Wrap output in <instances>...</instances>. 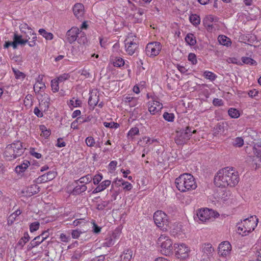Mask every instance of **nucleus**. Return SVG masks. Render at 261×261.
I'll use <instances>...</instances> for the list:
<instances>
[{"mask_svg": "<svg viewBox=\"0 0 261 261\" xmlns=\"http://www.w3.org/2000/svg\"><path fill=\"white\" fill-rule=\"evenodd\" d=\"M240 180L238 171L233 167H227L218 171L215 176L214 182L218 187H233Z\"/></svg>", "mask_w": 261, "mask_h": 261, "instance_id": "f257e3e1", "label": "nucleus"}, {"mask_svg": "<svg viewBox=\"0 0 261 261\" xmlns=\"http://www.w3.org/2000/svg\"><path fill=\"white\" fill-rule=\"evenodd\" d=\"M175 184L177 189L181 192L193 190L197 188L193 176L190 173H184L176 178Z\"/></svg>", "mask_w": 261, "mask_h": 261, "instance_id": "f03ea898", "label": "nucleus"}, {"mask_svg": "<svg viewBox=\"0 0 261 261\" xmlns=\"http://www.w3.org/2000/svg\"><path fill=\"white\" fill-rule=\"evenodd\" d=\"M24 150L22 143L20 141H16L7 146L4 151V155L7 160L11 161L21 156Z\"/></svg>", "mask_w": 261, "mask_h": 261, "instance_id": "7ed1b4c3", "label": "nucleus"}, {"mask_svg": "<svg viewBox=\"0 0 261 261\" xmlns=\"http://www.w3.org/2000/svg\"><path fill=\"white\" fill-rule=\"evenodd\" d=\"M219 216L218 213L207 208L199 209L197 211L196 216H194L195 220L201 222H206L214 219Z\"/></svg>", "mask_w": 261, "mask_h": 261, "instance_id": "20e7f679", "label": "nucleus"}, {"mask_svg": "<svg viewBox=\"0 0 261 261\" xmlns=\"http://www.w3.org/2000/svg\"><path fill=\"white\" fill-rule=\"evenodd\" d=\"M158 243L161 244V253L166 256L172 254V242L169 237L161 235L158 240Z\"/></svg>", "mask_w": 261, "mask_h": 261, "instance_id": "39448f33", "label": "nucleus"}, {"mask_svg": "<svg viewBox=\"0 0 261 261\" xmlns=\"http://www.w3.org/2000/svg\"><path fill=\"white\" fill-rule=\"evenodd\" d=\"M192 127L187 126L185 128L177 130L175 137V142L178 145H182L186 143L192 136Z\"/></svg>", "mask_w": 261, "mask_h": 261, "instance_id": "423d86ee", "label": "nucleus"}, {"mask_svg": "<svg viewBox=\"0 0 261 261\" xmlns=\"http://www.w3.org/2000/svg\"><path fill=\"white\" fill-rule=\"evenodd\" d=\"M153 220L158 227L163 228L168 225L167 215L162 211H157L153 215Z\"/></svg>", "mask_w": 261, "mask_h": 261, "instance_id": "0eeeda50", "label": "nucleus"}, {"mask_svg": "<svg viewBox=\"0 0 261 261\" xmlns=\"http://www.w3.org/2000/svg\"><path fill=\"white\" fill-rule=\"evenodd\" d=\"M175 256L181 259H185L189 257L190 250L185 244H174Z\"/></svg>", "mask_w": 261, "mask_h": 261, "instance_id": "6e6552de", "label": "nucleus"}, {"mask_svg": "<svg viewBox=\"0 0 261 261\" xmlns=\"http://www.w3.org/2000/svg\"><path fill=\"white\" fill-rule=\"evenodd\" d=\"M161 48L162 46L160 42H150L146 45L145 48L146 54L150 57H155L159 54Z\"/></svg>", "mask_w": 261, "mask_h": 261, "instance_id": "1a4fd4ad", "label": "nucleus"}, {"mask_svg": "<svg viewBox=\"0 0 261 261\" xmlns=\"http://www.w3.org/2000/svg\"><path fill=\"white\" fill-rule=\"evenodd\" d=\"M258 220L256 216H251L250 217L244 219L243 224L245 226V230H248V233H250L254 230L257 226Z\"/></svg>", "mask_w": 261, "mask_h": 261, "instance_id": "9d476101", "label": "nucleus"}, {"mask_svg": "<svg viewBox=\"0 0 261 261\" xmlns=\"http://www.w3.org/2000/svg\"><path fill=\"white\" fill-rule=\"evenodd\" d=\"M124 43L126 52L128 55H133L138 48V43L134 41V39L132 40L130 37L126 39Z\"/></svg>", "mask_w": 261, "mask_h": 261, "instance_id": "9b49d317", "label": "nucleus"}, {"mask_svg": "<svg viewBox=\"0 0 261 261\" xmlns=\"http://www.w3.org/2000/svg\"><path fill=\"white\" fill-rule=\"evenodd\" d=\"M80 30L77 27H72L66 33V39L67 41L72 44L75 42L78 37V34H80Z\"/></svg>", "mask_w": 261, "mask_h": 261, "instance_id": "f8f14e48", "label": "nucleus"}, {"mask_svg": "<svg viewBox=\"0 0 261 261\" xmlns=\"http://www.w3.org/2000/svg\"><path fill=\"white\" fill-rule=\"evenodd\" d=\"M231 249V245L228 241H224L219 244L218 246V253L223 256L228 255Z\"/></svg>", "mask_w": 261, "mask_h": 261, "instance_id": "ddd939ff", "label": "nucleus"}, {"mask_svg": "<svg viewBox=\"0 0 261 261\" xmlns=\"http://www.w3.org/2000/svg\"><path fill=\"white\" fill-rule=\"evenodd\" d=\"M40 191V187L36 184L32 185L22 191V193L26 197H31Z\"/></svg>", "mask_w": 261, "mask_h": 261, "instance_id": "4468645a", "label": "nucleus"}, {"mask_svg": "<svg viewBox=\"0 0 261 261\" xmlns=\"http://www.w3.org/2000/svg\"><path fill=\"white\" fill-rule=\"evenodd\" d=\"M84 5L81 3H77L73 7V12L75 16L79 19L82 18L84 15Z\"/></svg>", "mask_w": 261, "mask_h": 261, "instance_id": "2eb2a0df", "label": "nucleus"}, {"mask_svg": "<svg viewBox=\"0 0 261 261\" xmlns=\"http://www.w3.org/2000/svg\"><path fill=\"white\" fill-rule=\"evenodd\" d=\"M162 108V104L159 101H154L152 102H148V111L152 115L155 114Z\"/></svg>", "mask_w": 261, "mask_h": 261, "instance_id": "dca6fc26", "label": "nucleus"}, {"mask_svg": "<svg viewBox=\"0 0 261 261\" xmlns=\"http://www.w3.org/2000/svg\"><path fill=\"white\" fill-rule=\"evenodd\" d=\"M120 234V232L119 230H115V231L113 233L112 237H110L105 239V242L102 243L103 247H109L114 244V238H116L117 235Z\"/></svg>", "mask_w": 261, "mask_h": 261, "instance_id": "f3484780", "label": "nucleus"}, {"mask_svg": "<svg viewBox=\"0 0 261 261\" xmlns=\"http://www.w3.org/2000/svg\"><path fill=\"white\" fill-rule=\"evenodd\" d=\"M76 185V186L71 192V194L73 195H80L83 192L86 191L87 189V187L85 185H80L79 184Z\"/></svg>", "mask_w": 261, "mask_h": 261, "instance_id": "a211bd4d", "label": "nucleus"}, {"mask_svg": "<svg viewBox=\"0 0 261 261\" xmlns=\"http://www.w3.org/2000/svg\"><path fill=\"white\" fill-rule=\"evenodd\" d=\"M133 251L131 249L125 250L123 254L120 255L121 261H130L132 258Z\"/></svg>", "mask_w": 261, "mask_h": 261, "instance_id": "6ab92c4d", "label": "nucleus"}, {"mask_svg": "<svg viewBox=\"0 0 261 261\" xmlns=\"http://www.w3.org/2000/svg\"><path fill=\"white\" fill-rule=\"evenodd\" d=\"M202 251L207 256H212L214 252V248L210 243L204 244L202 246Z\"/></svg>", "mask_w": 261, "mask_h": 261, "instance_id": "aec40b11", "label": "nucleus"}, {"mask_svg": "<svg viewBox=\"0 0 261 261\" xmlns=\"http://www.w3.org/2000/svg\"><path fill=\"white\" fill-rule=\"evenodd\" d=\"M218 40L220 44L226 46H230L231 43L230 39L224 35H219Z\"/></svg>", "mask_w": 261, "mask_h": 261, "instance_id": "412c9836", "label": "nucleus"}, {"mask_svg": "<svg viewBox=\"0 0 261 261\" xmlns=\"http://www.w3.org/2000/svg\"><path fill=\"white\" fill-rule=\"evenodd\" d=\"M30 164V163L28 161H25V162H24L22 164H20V165L17 166L15 167V170L16 172L18 174L22 173L28 167Z\"/></svg>", "mask_w": 261, "mask_h": 261, "instance_id": "4be33fe9", "label": "nucleus"}, {"mask_svg": "<svg viewBox=\"0 0 261 261\" xmlns=\"http://www.w3.org/2000/svg\"><path fill=\"white\" fill-rule=\"evenodd\" d=\"M92 177L91 175L88 174L85 176L82 177L78 180H75L74 182L76 184H78L79 182L80 184H83V185L87 184L91 182Z\"/></svg>", "mask_w": 261, "mask_h": 261, "instance_id": "5701e85b", "label": "nucleus"}, {"mask_svg": "<svg viewBox=\"0 0 261 261\" xmlns=\"http://www.w3.org/2000/svg\"><path fill=\"white\" fill-rule=\"evenodd\" d=\"M186 42L190 45L193 46L196 43V40L192 33L188 34L185 37Z\"/></svg>", "mask_w": 261, "mask_h": 261, "instance_id": "b1692460", "label": "nucleus"}, {"mask_svg": "<svg viewBox=\"0 0 261 261\" xmlns=\"http://www.w3.org/2000/svg\"><path fill=\"white\" fill-rule=\"evenodd\" d=\"M13 37L17 41V43L21 45H25L28 42V40L30 39V38L28 39H22V35H19L17 34H14Z\"/></svg>", "mask_w": 261, "mask_h": 261, "instance_id": "393cba45", "label": "nucleus"}, {"mask_svg": "<svg viewBox=\"0 0 261 261\" xmlns=\"http://www.w3.org/2000/svg\"><path fill=\"white\" fill-rule=\"evenodd\" d=\"M99 100V96L95 95H91L88 99V104L90 106L93 107V108L96 106Z\"/></svg>", "mask_w": 261, "mask_h": 261, "instance_id": "a878e982", "label": "nucleus"}, {"mask_svg": "<svg viewBox=\"0 0 261 261\" xmlns=\"http://www.w3.org/2000/svg\"><path fill=\"white\" fill-rule=\"evenodd\" d=\"M237 226L238 227V233L240 234H242L243 236H246L249 233H248V230H245V226L243 224V222L242 221L241 223H238Z\"/></svg>", "mask_w": 261, "mask_h": 261, "instance_id": "bb28decb", "label": "nucleus"}, {"mask_svg": "<svg viewBox=\"0 0 261 261\" xmlns=\"http://www.w3.org/2000/svg\"><path fill=\"white\" fill-rule=\"evenodd\" d=\"M189 20L195 26L198 25L200 22V17L195 14H191L189 17Z\"/></svg>", "mask_w": 261, "mask_h": 261, "instance_id": "cd10ccee", "label": "nucleus"}, {"mask_svg": "<svg viewBox=\"0 0 261 261\" xmlns=\"http://www.w3.org/2000/svg\"><path fill=\"white\" fill-rule=\"evenodd\" d=\"M30 237L28 232H25L23 237H22L18 242L17 245L23 247L25 244L30 240Z\"/></svg>", "mask_w": 261, "mask_h": 261, "instance_id": "c85d7f7f", "label": "nucleus"}, {"mask_svg": "<svg viewBox=\"0 0 261 261\" xmlns=\"http://www.w3.org/2000/svg\"><path fill=\"white\" fill-rule=\"evenodd\" d=\"M39 33L46 40H51L53 39L54 35L51 33L46 32L43 29H40L39 30Z\"/></svg>", "mask_w": 261, "mask_h": 261, "instance_id": "c756f323", "label": "nucleus"}, {"mask_svg": "<svg viewBox=\"0 0 261 261\" xmlns=\"http://www.w3.org/2000/svg\"><path fill=\"white\" fill-rule=\"evenodd\" d=\"M80 37L78 36L77 41V42L82 45H85L88 42V40L87 37L86 36V34L84 32L80 31Z\"/></svg>", "mask_w": 261, "mask_h": 261, "instance_id": "7c9ffc66", "label": "nucleus"}, {"mask_svg": "<svg viewBox=\"0 0 261 261\" xmlns=\"http://www.w3.org/2000/svg\"><path fill=\"white\" fill-rule=\"evenodd\" d=\"M229 116L232 118H238L240 116L239 111L233 108H230L228 111Z\"/></svg>", "mask_w": 261, "mask_h": 261, "instance_id": "2f4dec72", "label": "nucleus"}, {"mask_svg": "<svg viewBox=\"0 0 261 261\" xmlns=\"http://www.w3.org/2000/svg\"><path fill=\"white\" fill-rule=\"evenodd\" d=\"M241 59L243 63L244 64H246L249 65H257V62L254 60L250 57H242Z\"/></svg>", "mask_w": 261, "mask_h": 261, "instance_id": "473e14b6", "label": "nucleus"}, {"mask_svg": "<svg viewBox=\"0 0 261 261\" xmlns=\"http://www.w3.org/2000/svg\"><path fill=\"white\" fill-rule=\"evenodd\" d=\"M113 64L115 67H120L124 65V61L121 57H116L113 60Z\"/></svg>", "mask_w": 261, "mask_h": 261, "instance_id": "72a5a7b5", "label": "nucleus"}, {"mask_svg": "<svg viewBox=\"0 0 261 261\" xmlns=\"http://www.w3.org/2000/svg\"><path fill=\"white\" fill-rule=\"evenodd\" d=\"M203 76L207 79L211 80V81H214L217 75L214 73L213 72L209 71H205L203 73Z\"/></svg>", "mask_w": 261, "mask_h": 261, "instance_id": "f704fd0d", "label": "nucleus"}, {"mask_svg": "<svg viewBox=\"0 0 261 261\" xmlns=\"http://www.w3.org/2000/svg\"><path fill=\"white\" fill-rule=\"evenodd\" d=\"M232 144L236 147H241L244 145V140L242 137H237L234 140Z\"/></svg>", "mask_w": 261, "mask_h": 261, "instance_id": "c9c22d12", "label": "nucleus"}, {"mask_svg": "<svg viewBox=\"0 0 261 261\" xmlns=\"http://www.w3.org/2000/svg\"><path fill=\"white\" fill-rule=\"evenodd\" d=\"M164 119L168 122H173L174 120V115L173 113H169L168 112H165L163 114Z\"/></svg>", "mask_w": 261, "mask_h": 261, "instance_id": "e433bc0d", "label": "nucleus"}, {"mask_svg": "<svg viewBox=\"0 0 261 261\" xmlns=\"http://www.w3.org/2000/svg\"><path fill=\"white\" fill-rule=\"evenodd\" d=\"M51 87L53 92L54 93L57 92V91H58L59 89V82L55 79L51 80Z\"/></svg>", "mask_w": 261, "mask_h": 261, "instance_id": "4c0bfd02", "label": "nucleus"}, {"mask_svg": "<svg viewBox=\"0 0 261 261\" xmlns=\"http://www.w3.org/2000/svg\"><path fill=\"white\" fill-rule=\"evenodd\" d=\"M39 226L40 223L38 222H33L30 225V230L31 232H34L39 229Z\"/></svg>", "mask_w": 261, "mask_h": 261, "instance_id": "58836bf2", "label": "nucleus"}, {"mask_svg": "<svg viewBox=\"0 0 261 261\" xmlns=\"http://www.w3.org/2000/svg\"><path fill=\"white\" fill-rule=\"evenodd\" d=\"M85 142L87 145L89 147H93L96 143L94 139L91 136L86 138Z\"/></svg>", "mask_w": 261, "mask_h": 261, "instance_id": "ea45409f", "label": "nucleus"}, {"mask_svg": "<svg viewBox=\"0 0 261 261\" xmlns=\"http://www.w3.org/2000/svg\"><path fill=\"white\" fill-rule=\"evenodd\" d=\"M12 70L14 73L15 77L17 79H23L25 77V75L23 72L20 71L18 70L14 69V68H12Z\"/></svg>", "mask_w": 261, "mask_h": 261, "instance_id": "a19ab883", "label": "nucleus"}, {"mask_svg": "<svg viewBox=\"0 0 261 261\" xmlns=\"http://www.w3.org/2000/svg\"><path fill=\"white\" fill-rule=\"evenodd\" d=\"M103 125L105 127H109V128H117L119 126V124L118 123L114 122H105L103 123Z\"/></svg>", "mask_w": 261, "mask_h": 261, "instance_id": "79ce46f5", "label": "nucleus"}, {"mask_svg": "<svg viewBox=\"0 0 261 261\" xmlns=\"http://www.w3.org/2000/svg\"><path fill=\"white\" fill-rule=\"evenodd\" d=\"M139 133V131L138 128L135 127L132 128L129 130V131L127 135H128V136L133 138L134 137V136L138 134Z\"/></svg>", "mask_w": 261, "mask_h": 261, "instance_id": "37998d69", "label": "nucleus"}, {"mask_svg": "<svg viewBox=\"0 0 261 261\" xmlns=\"http://www.w3.org/2000/svg\"><path fill=\"white\" fill-rule=\"evenodd\" d=\"M70 77V75L69 73H63L62 74L60 75L58 77L57 81L60 82H63L67 80H68Z\"/></svg>", "mask_w": 261, "mask_h": 261, "instance_id": "c03bdc74", "label": "nucleus"}, {"mask_svg": "<svg viewBox=\"0 0 261 261\" xmlns=\"http://www.w3.org/2000/svg\"><path fill=\"white\" fill-rule=\"evenodd\" d=\"M34 88L35 91H36L37 90V91L39 92L40 90L42 89H44L45 88V85L44 83H38L37 84H35Z\"/></svg>", "mask_w": 261, "mask_h": 261, "instance_id": "a18cd8bd", "label": "nucleus"}, {"mask_svg": "<svg viewBox=\"0 0 261 261\" xmlns=\"http://www.w3.org/2000/svg\"><path fill=\"white\" fill-rule=\"evenodd\" d=\"M84 231H82L79 229L72 230L71 231V237L73 239H78L80 235Z\"/></svg>", "mask_w": 261, "mask_h": 261, "instance_id": "49530a36", "label": "nucleus"}, {"mask_svg": "<svg viewBox=\"0 0 261 261\" xmlns=\"http://www.w3.org/2000/svg\"><path fill=\"white\" fill-rule=\"evenodd\" d=\"M109 204V202L105 201H102L100 203H98L96 205V208L98 210L102 211L104 210Z\"/></svg>", "mask_w": 261, "mask_h": 261, "instance_id": "de8ad7c7", "label": "nucleus"}, {"mask_svg": "<svg viewBox=\"0 0 261 261\" xmlns=\"http://www.w3.org/2000/svg\"><path fill=\"white\" fill-rule=\"evenodd\" d=\"M111 184V181L110 180H105L102 181L100 184H99L100 187H101V189L103 191L107 187H108Z\"/></svg>", "mask_w": 261, "mask_h": 261, "instance_id": "09e8293b", "label": "nucleus"}, {"mask_svg": "<svg viewBox=\"0 0 261 261\" xmlns=\"http://www.w3.org/2000/svg\"><path fill=\"white\" fill-rule=\"evenodd\" d=\"M48 179L46 176V174H44L40 176H39L36 180V182L37 184L44 183L48 181Z\"/></svg>", "mask_w": 261, "mask_h": 261, "instance_id": "8fccbe9b", "label": "nucleus"}, {"mask_svg": "<svg viewBox=\"0 0 261 261\" xmlns=\"http://www.w3.org/2000/svg\"><path fill=\"white\" fill-rule=\"evenodd\" d=\"M188 60L191 62L192 64H196L197 61L195 54L194 53H190L188 56Z\"/></svg>", "mask_w": 261, "mask_h": 261, "instance_id": "3c124183", "label": "nucleus"}, {"mask_svg": "<svg viewBox=\"0 0 261 261\" xmlns=\"http://www.w3.org/2000/svg\"><path fill=\"white\" fill-rule=\"evenodd\" d=\"M227 62L229 63H233L238 65H242V63L238 60L236 58H229L227 60Z\"/></svg>", "mask_w": 261, "mask_h": 261, "instance_id": "603ef678", "label": "nucleus"}, {"mask_svg": "<svg viewBox=\"0 0 261 261\" xmlns=\"http://www.w3.org/2000/svg\"><path fill=\"white\" fill-rule=\"evenodd\" d=\"M46 174L48 181L51 180L53 179H54L57 174V172L54 171H49L47 172Z\"/></svg>", "mask_w": 261, "mask_h": 261, "instance_id": "864d4df0", "label": "nucleus"}, {"mask_svg": "<svg viewBox=\"0 0 261 261\" xmlns=\"http://www.w3.org/2000/svg\"><path fill=\"white\" fill-rule=\"evenodd\" d=\"M102 175L101 174H98L94 176V177L93 178V184L94 185H98L99 182L102 180Z\"/></svg>", "mask_w": 261, "mask_h": 261, "instance_id": "5fc2aeb1", "label": "nucleus"}, {"mask_svg": "<svg viewBox=\"0 0 261 261\" xmlns=\"http://www.w3.org/2000/svg\"><path fill=\"white\" fill-rule=\"evenodd\" d=\"M121 185L124 186L123 189L126 191H130L133 188L132 184L127 181H123Z\"/></svg>", "mask_w": 261, "mask_h": 261, "instance_id": "6e6d98bb", "label": "nucleus"}, {"mask_svg": "<svg viewBox=\"0 0 261 261\" xmlns=\"http://www.w3.org/2000/svg\"><path fill=\"white\" fill-rule=\"evenodd\" d=\"M134 100L136 101V99H135V98H134L133 97L127 96L125 97H124V102L125 103H129L130 106H132V107L135 106V105L134 103H131V102Z\"/></svg>", "mask_w": 261, "mask_h": 261, "instance_id": "4d7b16f0", "label": "nucleus"}, {"mask_svg": "<svg viewBox=\"0 0 261 261\" xmlns=\"http://www.w3.org/2000/svg\"><path fill=\"white\" fill-rule=\"evenodd\" d=\"M70 105L73 107H79L82 105V101L79 99H76L75 101L73 99L70 100Z\"/></svg>", "mask_w": 261, "mask_h": 261, "instance_id": "13d9d810", "label": "nucleus"}, {"mask_svg": "<svg viewBox=\"0 0 261 261\" xmlns=\"http://www.w3.org/2000/svg\"><path fill=\"white\" fill-rule=\"evenodd\" d=\"M30 153L32 156L35 157L36 158H37L38 159H40L42 156V155L41 153L36 152L35 151V149L34 148H31L30 149Z\"/></svg>", "mask_w": 261, "mask_h": 261, "instance_id": "bf43d9fd", "label": "nucleus"}, {"mask_svg": "<svg viewBox=\"0 0 261 261\" xmlns=\"http://www.w3.org/2000/svg\"><path fill=\"white\" fill-rule=\"evenodd\" d=\"M81 252L78 250H76L74 252V254L72 256L71 258L72 260H79L81 258Z\"/></svg>", "mask_w": 261, "mask_h": 261, "instance_id": "052dcab7", "label": "nucleus"}, {"mask_svg": "<svg viewBox=\"0 0 261 261\" xmlns=\"http://www.w3.org/2000/svg\"><path fill=\"white\" fill-rule=\"evenodd\" d=\"M60 239L61 241H62L63 242H65V243L68 242L69 241V240H70V236H67L64 233H61L60 234Z\"/></svg>", "mask_w": 261, "mask_h": 261, "instance_id": "680f3d73", "label": "nucleus"}, {"mask_svg": "<svg viewBox=\"0 0 261 261\" xmlns=\"http://www.w3.org/2000/svg\"><path fill=\"white\" fill-rule=\"evenodd\" d=\"M213 103L215 106H221L223 105L222 100L219 98H214Z\"/></svg>", "mask_w": 261, "mask_h": 261, "instance_id": "e2e57ef3", "label": "nucleus"}, {"mask_svg": "<svg viewBox=\"0 0 261 261\" xmlns=\"http://www.w3.org/2000/svg\"><path fill=\"white\" fill-rule=\"evenodd\" d=\"M31 241H32L33 242V243L34 244H36L35 245V246H38L39 245H40L41 243L43 242V241H42L41 238L40 237H39V236L36 237L33 240H32Z\"/></svg>", "mask_w": 261, "mask_h": 261, "instance_id": "0e129e2a", "label": "nucleus"}, {"mask_svg": "<svg viewBox=\"0 0 261 261\" xmlns=\"http://www.w3.org/2000/svg\"><path fill=\"white\" fill-rule=\"evenodd\" d=\"M34 113L39 118H41L43 116V113L37 107L34 108Z\"/></svg>", "mask_w": 261, "mask_h": 261, "instance_id": "69168bd1", "label": "nucleus"}, {"mask_svg": "<svg viewBox=\"0 0 261 261\" xmlns=\"http://www.w3.org/2000/svg\"><path fill=\"white\" fill-rule=\"evenodd\" d=\"M43 242L49 237L48 230L43 231L41 234L39 236Z\"/></svg>", "mask_w": 261, "mask_h": 261, "instance_id": "338daca9", "label": "nucleus"}, {"mask_svg": "<svg viewBox=\"0 0 261 261\" xmlns=\"http://www.w3.org/2000/svg\"><path fill=\"white\" fill-rule=\"evenodd\" d=\"M253 151L254 154L257 158H261V150L256 148L255 147H254L253 148Z\"/></svg>", "mask_w": 261, "mask_h": 261, "instance_id": "774afa93", "label": "nucleus"}]
</instances>
